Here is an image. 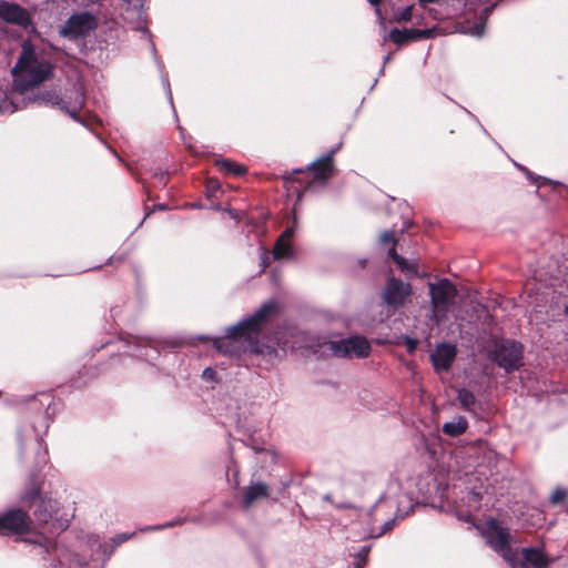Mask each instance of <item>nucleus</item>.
<instances>
[{
  "label": "nucleus",
  "instance_id": "f257e3e1",
  "mask_svg": "<svg viewBox=\"0 0 568 568\" xmlns=\"http://www.w3.org/2000/svg\"><path fill=\"white\" fill-rule=\"evenodd\" d=\"M276 313V303L273 301L265 302L251 316L243 318L234 326L227 327L224 336L213 338V346L231 357L250 354L271 361L276 356V349L261 344L260 334L267 320Z\"/></svg>",
  "mask_w": 568,
  "mask_h": 568
},
{
  "label": "nucleus",
  "instance_id": "f03ea898",
  "mask_svg": "<svg viewBox=\"0 0 568 568\" xmlns=\"http://www.w3.org/2000/svg\"><path fill=\"white\" fill-rule=\"evenodd\" d=\"M12 73L14 87L20 91H26L49 80L53 74V65L39 55L30 41H24Z\"/></svg>",
  "mask_w": 568,
  "mask_h": 568
},
{
  "label": "nucleus",
  "instance_id": "7ed1b4c3",
  "mask_svg": "<svg viewBox=\"0 0 568 568\" xmlns=\"http://www.w3.org/2000/svg\"><path fill=\"white\" fill-rule=\"evenodd\" d=\"M36 101L49 105L52 108H58L70 115L74 121L83 123L84 122L79 118V112L85 104V93L84 85L80 79H77L71 89H68L64 93V97H60L55 91H44L40 93Z\"/></svg>",
  "mask_w": 568,
  "mask_h": 568
},
{
  "label": "nucleus",
  "instance_id": "20e7f679",
  "mask_svg": "<svg viewBox=\"0 0 568 568\" xmlns=\"http://www.w3.org/2000/svg\"><path fill=\"white\" fill-rule=\"evenodd\" d=\"M22 501L24 503H38V508L34 510V516L40 525H43V532H48L50 535L59 534L68 527L67 519H61L57 517V514L53 515L52 509V500L43 499L39 496V490L36 486L27 489L22 497Z\"/></svg>",
  "mask_w": 568,
  "mask_h": 568
},
{
  "label": "nucleus",
  "instance_id": "39448f33",
  "mask_svg": "<svg viewBox=\"0 0 568 568\" xmlns=\"http://www.w3.org/2000/svg\"><path fill=\"white\" fill-rule=\"evenodd\" d=\"M489 547L500 555L505 561L513 560L515 549L511 548L513 536L508 528L495 519H488L480 529Z\"/></svg>",
  "mask_w": 568,
  "mask_h": 568
},
{
  "label": "nucleus",
  "instance_id": "423d86ee",
  "mask_svg": "<svg viewBox=\"0 0 568 568\" xmlns=\"http://www.w3.org/2000/svg\"><path fill=\"white\" fill-rule=\"evenodd\" d=\"M429 294L432 302V318L440 322L455 303L457 296L456 286L447 278H442L437 283H429Z\"/></svg>",
  "mask_w": 568,
  "mask_h": 568
},
{
  "label": "nucleus",
  "instance_id": "0eeeda50",
  "mask_svg": "<svg viewBox=\"0 0 568 568\" xmlns=\"http://www.w3.org/2000/svg\"><path fill=\"white\" fill-rule=\"evenodd\" d=\"M98 18L88 11L71 14L60 28V36L69 40L85 38L97 29Z\"/></svg>",
  "mask_w": 568,
  "mask_h": 568
},
{
  "label": "nucleus",
  "instance_id": "6e6552de",
  "mask_svg": "<svg viewBox=\"0 0 568 568\" xmlns=\"http://www.w3.org/2000/svg\"><path fill=\"white\" fill-rule=\"evenodd\" d=\"M328 348L334 356L344 358L367 357L372 351L369 342L359 335L333 341Z\"/></svg>",
  "mask_w": 568,
  "mask_h": 568
},
{
  "label": "nucleus",
  "instance_id": "1a4fd4ad",
  "mask_svg": "<svg viewBox=\"0 0 568 568\" xmlns=\"http://www.w3.org/2000/svg\"><path fill=\"white\" fill-rule=\"evenodd\" d=\"M511 568H548L551 562L541 547L515 549L513 560H507Z\"/></svg>",
  "mask_w": 568,
  "mask_h": 568
},
{
  "label": "nucleus",
  "instance_id": "9d476101",
  "mask_svg": "<svg viewBox=\"0 0 568 568\" xmlns=\"http://www.w3.org/2000/svg\"><path fill=\"white\" fill-rule=\"evenodd\" d=\"M523 348L519 343L505 341L496 346L491 353V359L506 372L517 369L521 364Z\"/></svg>",
  "mask_w": 568,
  "mask_h": 568
},
{
  "label": "nucleus",
  "instance_id": "9b49d317",
  "mask_svg": "<svg viewBox=\"0 0 568 568\" xmlns=\"http://www.w3.org/2000/svg\"><path fill=\"white\" fill-rule=\"evenodd\" d=\"M30 520L21 509H10L0 515V535L23 534L29 531Z\"/></svg>",
  "mask_w": 568,
  "mask_h": 568
},
{
  "label": "nucleus",
  "instance_id": "f8f14e48",
  "mask_svg": "<svg viewBox=\"0 0 568 568\" xmlns=\"http://www.w3.org/2000/svg\"><path fill=\"white\" fill-rule=\"evenodd\" d=\"M412 294L409 283H404L397 278H389L384 291V301L387 305L399 307L404 305L406 298Z\"/></svg>",
  "mask_w": 568,
  "mask_h": 568
},
{
  "label": "nucleus",
  "instance_id": "ddd939ff",
  "mask_svg": "<svg viewBox=\"0 0 568 568\" xmlns=\"http://www.w3.org/2000/svg\"><path fill=\"white\" fill-rule=\"evenodd\" d=\"M0 19L2 20L0 29L3 30V24L16 23L20 27H28L30 24V17L27 10L18 4L0 1Z\"/></svg>",
  "mask_w": 568,
  "mask_h": 568
},
{
  "label": "nucleus",
  "instance_id": "4468645a",
  "mask_svg": "<svg viewBox=\"0 0 568 568\" xmlns=\"http://www.w3.org/2000/svg\"><path fill=\"white\" fill-rule=\"evenodd\" d=\"M339 143L336 148L332 149L328 153L312 162L307 169L313 172L314 180L326 182L333 174V156L341 149Z\"/></svg>",
  "mask_w": 568,
  "mask_h": 568
},
{
  "label": "nucleus",
  "instance_id": "2eb2a0df",
  "mask_svg": "<svg viewBox=\"0 0 568 568\" xmlns=\"http://www.w3.org/2000/svg\"><path fill=\"white\" fill-rule=\"evenodd\" d=\"M457 348L453 344H440L430 354L436 371H448L456 357Z\"/></svg>",
  "mask_w": 568,
  "mask_h": 568
},
{
  "label": "nucleus",
  "instance_id": "dca6fc26",
  "mask_svg": "<svg viewBox=\"0 0 568 568\" xmlns=\"http://www.w3.org/2000/svg\"><path fill=\"white\" fill-rule=\"evenodd\" d=\"M126 7L122 14L124 20L133 24L136 30H141L143 33H148V29L144 26V10L142 0H125Z\"/></svg>",
  "mask_w": 568,
  "mask_h": 568
},
{
  "label": "nucleus",
  "instance_id": "f3484780",
  "mask_svg": "<svg viewBox=\"0 0 568 568\" xmlns=\"http://www.w3.org/2000/svg\"><path fill=\"white\" fill-rule=\"evenodd\" d=\"M270 487L262 481L252 483L243 489V506L250 508L255 501L267 498Z\"/></svg>",
  "mask_w": 568,
  "mask_h": 568
},
{
  "label": "nucleus",
  "instance_id": "a211bd4d",
  "mask_svg": "<svg viewBox=\"0 0 568 568\" xmlns=\"http://www.w3.org/2000/svg\"><path fill=\"white\" fill-rule=\"evenodd\" d=\"M293 236V227H287L281 236L277 239L274 248L273 256L276 260L292 258L294 251L291 245V239Z\"/></svg>",
  "mask_w": 568,
  "mask_h": 568
},
{
  "label": "nucleus",
  "instance_id": "6ab92c4d",
  "mask_svg": "<svg viewBox=\"0 0 568 568\" xmlns=\"http://www.w3.org/2000/svg\"><path fill=\"white\" fill-rule=\"evenodd\" d=\"M467 420L465 417L458 416L443 425L444 434L448 436H458L467 429Z\"/></svg>",
  "mask_w": 568,
  "mask_h": 568
},
{
  "label": "nucleus",
  "instance_id": "aec40b11",
  "mask_svg": "<svg viewBox=\"0 0 568 568\" xmlns=\"http://www.w3.org/2000/svg\"><path fill=\"white\" fill-rule=\"evenodd\" d=\"M388 256L398 265V267L403 271V272H406L408 274H417L418 270H417V266L416 264L414 263H409L408 261H406L405 258H403L402 256H399L397 253H396V250L395 247H390L389 251H388Z\"/></svg>",
  "mask_w": 568,
  "mask_h": 568
},
{
  "label": "nucleus",
  "instance_id": "412c9836",
  "mask_svg": "<svg viewBox=\"0 0 568 568\" xmlns=\"http://www.w3.org/2000/svg\"><path fill=\"white\" fill-rule=\"evenodd\" d=\"M457 399L464 409L468 412H471L474 409L476 404V397L470 390L466 388L458 389Z\"/></svg>",
  "mask_w": 568,
  "mask_h": 568
},
{
  "label": "nucleus",
  "instance_id": "4be33fe9",
  "mask_svg": "<svg viewBox=\"0 0 568 568\" xmlns=\"http://www.w3.org/2000/svg\"><path fill=\"white\" fill-rule=\"evenodd\" d=\"M141 344H143V347L139 348L135 353L136 356L143 357L145 359H154L159 355L158 348L154 346L146 345L149 342L145 339L140 341Z\"/></svg>",
  "mask_w": 568,
  "mask_h": 568
},
{
  "label": "nucleus",
  "instance_id": "5701e85b",
  "mask_svg": "<svg viewBox=\"0 0 568 568\" xmlns=\"http://www.w3.org/2000/svg\"><path fill=\"white\" fill-rule=\"evenodd\" d=\"M394 519L386 520L381 528H368L365 531L366 537L369 538H378L383 536L385 532L389 531L394 527Z\"/></svg>",
  "mask_w": 568,
  "mask_h": 568
},
{
  "label": "nucleus",
  "instance_id": "b1692460",
  "mask_svg": "<svg viewBox=\"0 0 568 568\" xmlns=\"http://www.w3.org/2000/svg\"><path fill=\"white\" fill-rule=\"evenodd\" d=\"M222 170L233 175H242L245 172V169L232 161L222 160L217 162Z\"/></svg>",
  "mask_w": 568,
  "mask_h": 568
},
{
  "label": "nucleus",
  "instance_id": "393cba45",
  "mask_svg": "<svg viewBox=\"0 0 568 568\" xmlns=\"http://www.w3.org/2000/svg\"><path fill=\"white\" fill-rule=\"evenodd\" d=\"M387 40H390L392 42H394L397 45H400V44L407 42L405 30H399L396 28L390 30V32L387 36H384V38H383L384 42Z\"/></svg>",
  "mask_w": 568,
  "mask_h": 568
},
{
  "label": "nucleus",
  "instance_id": "a878e982",
  "mask_svg": "<svg viewBox=\"0 0 568 568\" xmlns=\"http://www.w3.org/2000/svg\"><path fill=\"white\" fill-rule=\"evenodd\" d=\"M412 16H413V6H407L396 13L395 20L398 23L407 22L412 19Z\"/></svg>",
  "mask_w": 568,
  "mask_h": 568
},
{
  "label": "nucleus",
  "instance_id": "bb28decb",
  "mask_svg": "<svg viewBox=\"0 0 568 568\" xmlns=\"http://www.w3.org/2000/svg\"><path fill=\"white\" fill-rule=\"evenodd\" d=\"M368 554H369V547H362V549L356 555L357 562H356L355 568H362L366 564Z\"/></svg>",
  "mask_w": 568,
  "mask_h": 568
},
{
  "label": "nucleus",
  "instance_id": "cd10ccee",
  "mask_svg": "<svg viewBox=\"0 0 568 568\" xmlns=\"http://www.w3.org/2000/svg\"><path fill=\"white\" fill-rule=\"evenodd\" d=\"M567 496V493L562 488H557L552 491L550 496V500L552 504L561 503Z\"/></svg>",
  "mask_w": 568,
  "mask_h": 568
},
{
  "label": "nucleus",
  "instance_id": "c85d7f7f",
  "mask_svg": "<svg viewBox=\"0 0 568 568\" xmlns=\"http://www.w3.org/2000/svg\"><path fill=\"white\" fill-rule=\"evenodd\" d=\"M368 2L373 6H375V13L376 16L378 17L379 19V26L385 29V20H384V17L382 16V12H381V9L378 7V3H379V0H368Z\"/></svg>",
  "mask_w": 568,
  "mask_h": 568
},
{
  "label": "nucleus",
  "instance_id": "c756f323",
  "mask_svg": "<svg viewBox=\"0 0 568 568\" xmlns=\"http://www.w3.org/2000/svg\"><path fill=\"white\" fill-rule=\"evenodd\" d=\"M215 371L211 367H206L203 372H202V378L205 379V381H214L215 379Z\"/></svg>",
  "mask_w": 568,
  "mask_h": 568
},
{
  "label": "nucleus",
  "instance_id": "7c9ffc66",
  "mask_svg": "<svg viewBox=\"0 0 568 568\" xmlns=\"http://www.w3.org/2000/svg\"><path fill=\"white\" fill-rule=\"evenodd\" d=\"M381 241L383 243H394L395 242V239H394V232L392 231H385L382 235H381Z\"/></svg>",
  "mask_w": 568,
  "mask_h": 568
},
{
  "label": "nucleus",
  "instance_id": "2f4dec72",
  "mask_svg": "<svg viewBox=\"0 0 568 568\" xmlns=\"http://www.w3.org/2000/svg\"><path fill=\"white\" fill-rule=\"evenodd\" d=\"M278 345L283 348V349H294L296 347V342H290L287 339H284L282 341L281 338H278Z\"/></svg>",
  "mask_w": 568,
  "mask_h": 568
},
{
  "label": "nucleus",
  "instance_id": "473e14b6",
  "mask_svg": "<svg viewBox=\"0 0 568 568\" xmlns=\"http://www.w3.org/2000/svg\"><path fill=\"white\" fill-rule=\"evenodd\" d=\"M130 537H131V535H130V534H125V532H123V534H119V535H116L115 537H113V539H112V540H113V542H114L116 546H119V545H121L122 542L126 541Z\"/></svg>",
  "mask_w": 568,
  "mask_h": 568
},
{
  "label": "nucleus",
  "instance_id": "72a5a7b5",
  "mask_svg": "<svg viewBox=\"0 0 568 568\" xmlns=\"http://www.w3.org/2000/svg\"><path fill=\"white\" fill-rule=\"evenodd\" d=\"M182 520H179V521H169L162 526H154V527H148L146 529H163V528H169V527H173L175 524H180Z\"/></svg>",
  "mask_w": 568,
  "mask_h": 568
},
{
  "label": "nucleus",
  "instance_id": "f704fd0d",
  "mask_svg": "<svg viewBox=\"0 0 568 568\" xmlns=\"http://www.w3.org/2000/svg\"><path fill=\"white\" fill-rule=\"evenodd\" d=\"M417 346V342L414 339H407V348L409 352H413Z\"/></svg>",
  "mask_w": 568,
  "mask_h": 568
},
{
  "label": "nucleus",
  "instance_id": "c9c22d12",
  "mask_svg": "<svg viewBox=\"0 0 568 568\" xmlns=\"http://www.w3.org/2000/svg\"><path fill=\"white\" fill-rule=\"evenodd\" d=\"M164 87L166 89V94L169 97V100L172 103V92H171L170 84H169L168 80L164 81Z\"/></svg>",
  "mask_w": 568,
  "mask_h": 568
},
{
  "label": "nucleus",
  "instance_id": "e433bc0d",
  "mask_svg": "<svg viewBox=\"0 0 568 568\" xmlns=\"http://www.w3.org/2000/svg\"><path fill=\"white\" fill-rule=\"evenodd\" d=\"M70 568H82V564L80 560H73L71 564H70Z\"/></svg>",
  "mask_w": 568,
  "mask_h": 568
},
{
  "label": "nucleus",
  "instance_id": "4c0bfd02",
  "mask_svg": "<svg viewBox=\"0 0 568 568\" xmlns=\"http://www.w3.org/2000/svg\"><path fill=\"white\" fill-rule=\"evenodd\" d=\"M390 60V54H387L385 58H384V61L385 62H388Z\"/></svg>",
  "mask_w": 568,
  "mask_h": 568
},
{
  "label": "nucleus",
  "instance_id": "58836bf2",
  "mask_svg": "<svg viewBox=\"0 0 568 568\" xmlns=\"http://www.w3.org/2000/svg\"><path fill=\"white\" fill-rule=\"evenodd\" d=\"M517 166L519 168V165H517ZM520 169H521V171H525L527 174H529L528 171L525 168L520 166Z\"/></svg>",
  "mask_w": 568,
  "mask_h": 568
},
{
  "label": "nucleus",
  "instance_id": "ea45409f",
  "mask_svg": "<svg viewBox=\"0 0 568 568\" xmlns=\"http://www.w3.org/2000/svg\"><path fill=\"white\" fill-rule=\"evenodd\" d=\"M566 313L568 314V305L566 306Z\"/></svg>",
  "mask_w": 568,
  "mask_h": 568
}]
</instances>
